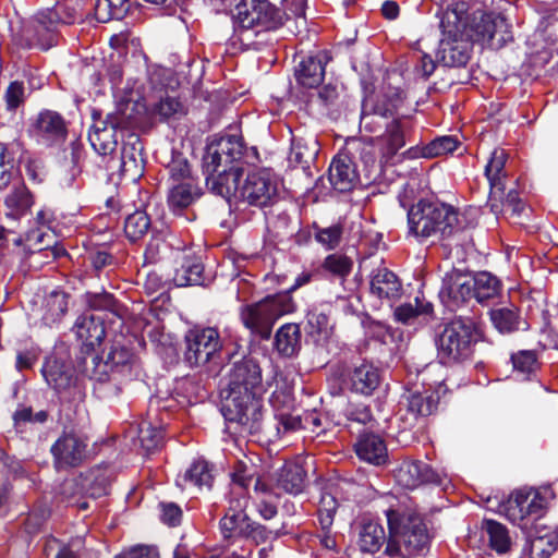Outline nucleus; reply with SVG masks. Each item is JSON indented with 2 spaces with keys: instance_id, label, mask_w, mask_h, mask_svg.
I'll list each match as a JSON object with an SVG mask.
<instances>
[{
  "instance_id": "46",
  "label": "nucleus",
  "mask_w": 558,
  "mask_h": 558,
  "mask_svg": "<svg viewBox=\"0 0 558 558\" xmlns=\"http://www.w3.org/2000/svg\"><path fill=\"white\" fill-rule=\"evenodd\" d=\"M150 227V219L145 211L136 210L126 216L124 232L126 238L135 242L142 239Z\"/></svg>"
},
{
  "instance_id": "18",
  "label": "nucleus",
  "mask_w": 558,
  "mask_h": 558,
  "mask_svg": "<svg viewBox=\"0 0 558 558\" xmlns=\"http://www.w3.org/2000/svg\"><path fill=\"white\" fill-rule=\"evenodd\" d=\"M439 298L450 311H456L474 298L472 277L459 271L447 274L442 280Z\"/></svg>"
},
{
  "instance_id": "44",
  "label": "nucleus",
  "mask_w": 558,
  "mask_h": 558,
  "mask_svg": "<svg viewBox=\"0 0 558 558\" xmlns=\"http://www.w3.org/2000/svg\"><path fill=\"white\" fill-rule=\"evenodd\" d=\"M231 480L234 485L241 488H258L260 478L256 468L252 463L238 461L231 472Z\"/></svg>"
},
{
  "instance_id": "22",
  "label": "nucleus",
  "mask_w": 558,
  "mask_h": 558,
  "mask_svg": "<svg viewBox=\"0 0 558 558\" xmlns=\"http://www.w3.org/2000/svg\"><path fill=\"white\" fill-rule=\"evenodd\" d=\"M380 371L369 362H363L353 367L348 375L350 389L356 393L369 396L379 386Z\"/></svg>"
},
{
  "instance_id": "34",
  "label": "nucleus",
  "mask_w": 558,
  "mask_h": 558,
  "mask_svg": "<svg viewBox=\"0 0 558 558\" xmlns=\"http://www.w3.org/2000/svg\"><path fill=\"white\" fill-rule=\"evenodd\" d=\"M41 372L47 384L57 391L66 389L72 383L71 369L56 357L47 359Z\"/></svg>"
},
{
  "instance_id": "21",
  "label": "nucleus",
  "mask_w": 558,
  "mask_h": 558,
  "mask_svg": "<svg viewBox=\"0 0 558 558\" xmlns=\"http://www.w3.org/2000/svg\"><path fill=\"white\" fill-rule=\"evenodd\" d=\"M326 53L306 56L295 66L294 75L296 82L304 88L319 86L325 76Z\"/></svg>"
},
{
  "instance_id": "7",
  "label": "nucleus",
  "mask_w": 558,
  "mask_h": 558,
  "mask_svg": "<svg viewBox=\"0 0 558 558\" xmlns=\"http://www.w3.org/2000/svg\"><path fill=\"white\" fill-rule=\"evenodd\" d=\"M460 14L461 33L470 43H480L483 47L500 49L508 41L512 40L510 26L501 14L486 13L481 10L474 11L471 15Z\"/></svg>"
},
{
  "instance_id": "57",
  "label": "nucleus",
  "mask_w": 558,
  "mask_h": 558,
  "mask_svg": "<svg viewBox=\"0 0 558 558\" xmlns=\"http://www.w3.org/2000/svg\"><path fill=\"white\" fill-rule=\"evenodd\" d=\"M247 519V514H233L227 512L219 523L222 536L225 538L241 536V530L243 529L244 522Z\"/></svg>"
},
{
  "instance_id": "25",
  "label": "nucleus",
  "mask_w": 558,
  "mask_h": 558,
  "mask_svg": "<svg viewBox=\"0 0 558 558\" xmlns=\"http://www.w3.org/2000/svg\"><path fill=\"white\" fill-rule=\"evenodd\" d=\"M204 266L194 255L184 254L182 260L174 269L173 283L177 287L202 286L205 284Z\"/></svg>"
},
{
  "instance_id": "36",
  "label": "nucleus",
  "mask_w": 558,
  "mask_h": 558,
  "mask_svg": "<svg viewBox=\"0 0 558 558\" xmlns=\"http://www.w3.org/2000/svg\"><path fill=\"white\" fill-rule=\"evenodd\" d=\"M433 306L424 299L415 298V304L405 303L395 310V317L398 322L412 325L416 320L420 323L426 320V317L432 314Z\"/></svg>"
},
{
  "instance_id": "4",
  "label": "nucleus",
  "mask_w": 558,
  "mask_h": 558,
  "mask_svg": "<svg viewBox=\"0 0 558 558\" xmlns=\"http://www.w3.org/2000/svg\"><path fill=\"white\" fill-rule=\"evenodd\" d=\"M385 513L389 530L385 548L388 556L411 558L427 551L429 536L420 515L393 508L387 509Z\"/></svg>"
},
{
  "instance_id": "40",
  "label": "nucleus",
  "mask_w": 558,
  "mask_h": 558,
  "mask_svg": "<svg viewBox=\"0 0 558 558\" xmlns=\"http://www.w3.org/2000/svg\"><path fill=\"white\" fill-rule=\"evenodd\" d=\"M306 318L310 336L317 343L326 341L331 333L329 314L325 310L313 307L308 311Z\"/></svg>"
},
{
  "instance_id": "33",
  "label": "nucleus",
  "mask_w": 558,
  "mask_h": 558,
  "mask_svg": "<svg viewBox=\"0 0 558 558\" xmlns=\"http://www.w3.org/2000/svg\"><path fill=\"white\" fill-rule=\"evenodd\" d=\"M388 542L384 526L376 521H368L362 525L359 545L362 551L377 553Z\"/></svg>"
},
{
  "instance_id": "52",
  "label": "nucleus",
  "mask_w": 558,
  "mask_h": 558,
  "mask_svg": "<svg viewBox=\"0 0 558 558\" xmlns=\"http://www.w3.org/2000/svg\"><path fill=\"white\" fill-rule=\"evenodd\" d=\"M338 501L332 490H324L318 507V520L323 530H329L333 523Z\"/></svg>"
},
{
  "instance_id": "9",
  "label": "nucleus",
  "mask_w": 558,
  "mask_h": 558,
  "mask_svg": "<svg viewBox=\"0 0 558 558\" xmlns=\"http://www.w3.org/2000/svg\"><path fill=\"white\" fill-rule=\"evenodd\" d=\"M293 308L294 305L289 294L268 295L256 303L242 307L241 320L252 332L267 339L275 322L291 313Z\"/></svg>"
},
{
  "instance_id": "19",
  "label": "nucleus",
  "mask_w": 558,
  "mask_h": 558,
  "mask_svg": "<svg viewBox=\"0 0 558 558\" xmlns=\"http://www.w3.org/2000/svg\"><path fill=\"white\" fill-rule=\"evenodd\" d=\"M168 174V183L195 179L186 155L173 143H166L156 153Z\"/></svg>"
},
{
  "instance_id": "27",
  "label": "nucleus",
  "mask_w": 558,
  "mask_h": 558,
  "mask_svg": "<svg viewBox=\"0 0 558 558\" xmlns=\"http://www.w3.org/2000/svg\"><path fill=\"white\" fill-rule=\"evenodd\" d=\"M74 332L83 345L90 349L99 345L106 335L101 318L93 315L80 316L75 322Z\"/></svg>"
},
{
  "instance_id": "53",
  "label": "nucleus",
  "mask_w": 558,
  "mask_h": 558,
  "mask_svg": "<svg viewBox=\"0 0 558 558\" xmlns=\"http://www.w3.org/2000/svg\"><path fill=\"white\" fill-rule=\"evenodd\" d=\"M170 71L161 66H153L148 70V84L149 89L143 90L142 98L147 99V96L161 95L163 89L169 85Z\"/></svg>"
},
{
  "instance_id": "61",
  "label": "nucleus",
  "mask_w": 558,
  "mask_h": 558,
  "mask_svg": "<svg viewBox=\"0 0 558 558\" xmlns=\"http://www.w3.org/2000/svg\"><path fill=\"white\" fill-rule=\"evenodd\" d=\"M92 488H106L111 486L116 480V473L112 468L98 466L90 472Z\"/></svg>"
},
{
  "instance_id": "45",
  "label": "nucleus",
  "mask_w": 558,
  "mask_h": 558,
  "mask_svg": "<svg viewBox=\"0 0 558 558\" xmlns=\"http://www.w3.org/2000/svg\"><path fill=\"white\" fill-rule=\"evenodd\" d=\"M352 267V259L339 253L329 254L322 264L326 274L340 280H344L350 275Z\"/></svg>"
},
{
  "instance_id": "35",
  "label": "nucleus",
  "mask_w": 558,
  "mask_h": 558,
  "mask_svg": "<svg viewBox=\"0 0 558 558\" xmlns=\"http://www.w3.org/2000/svg\"><path fill=\"white\" fill-rule=\"evenodd\" d=\"M301 330L296 324H284L276 332L275 347L284 356H292L300 349Z\"/></svg>"
},
{
  "instance_id": "43",
  "label": "nucleus",
  "mask_w": 558,
  "mask_h": 558,
  "mask_svg": "<svg viewBox=\"0 0 558 558\" xmlns=\"http://www.w3.org/2000/svg\"><path fill=\"white\" fill-rule=\"evenodd\" d=\"M438 403V397L434 395H423L418 391L409 395L408 397V410L412 415V420L415 421L417 416H427L432 414Z\"/></svg>"
},
{
  "instance_id": "47",
  "label": "nucleus",
  "mask_w": 558,
  "mask_h": 558,
  "mask_svg": "<svg viewBox=\"0 0 558 558\" xmlns=\"http://www.w3.org/2000/svg\"><path fill=\"white\" fill-rule=\"evenodd\" d=\"M46 324L57 322L68 310L66 294L61 291H52L44 302Z\"/></svg>"
},
{
  "instance_id": "6",
  "label": "nucleus",
  "mask_w": 558,
  "mask_h": 558,
  "mask_svg": "<svg viewBox=\"0 0 558 558\" xmlns=\"http://www.w3.org/2000/svg\"><path fill=\"white\" fill-rule=\"evenodd\" d=\"M464 2L458 1L448 7L440 17L442 38L439 43L437 59L445 66H464L470 57L472 45L461 33V13Z\"/></svg>"
},
{
  "instance_id": "59",
  "label": "nucleus",
  "mask_w": 558,
  "mask_h": 558,
  "mask_svg": "<svg viewBox=\"0 0 558 558\" xmlns=\"http://www.w3.org/2000/svg\"><path fill=\"white\" fill-rule=\"evenodd\" d=\"M342 238V228L338 225H333L327 228H316L315 239L326 250L336 248Z\"/></svg>"
},
{
  "instance_id": "55",
  "label": "nucleus",
  "mask_w": 558,
  "mask_h": 558,
  "mask_svg": "<svg viewBox=\"0 0 558 558\" xmlns=\"http://www.w3.org/2000/svg\"><path fill=\"white\" fill-rule=\"evenodd\" d=\"M305 471L298 463H287L283 465L279 483L281 488H301L304 485Z\"/></svg>"
},
{
  "instance_id": "42",
  "label": "nucleus",
  "mask_w": 558,
  "mask_h": 558,
  "mask_svg": "<svg viewBox=\"0 0 558 558\" xmlns=\"http://www.w3.org/2000/svg\"><path fill=\"white\" fill-rule=\"evenodd\" d=\"M485 530L492 549L498 554H506L510 549L511 541L505 525L495 520H486Z\"/></svg>"
},
{
  "instance_id": "26",
  "label": "nucleus",
  "mask_w": 558,
  "mask_h": 558,
  "mask_svg": "<svg viewBox=\"0 0 558 558\" xmlns=\"http://www.w3.org/2000/svg\"><path fill=\"white\" fill-rule=\"evenodd\" d=\"M33 204V196L28 189L17 182L4 197L5 217L19 220L29 211Z\"/></svg>"
},
{
  "instance_id": "15",
  "label": "nucleus",
  "mask_w": 558,
  "mask_h": 558,
  "mask_svg": "<svg viewBox=\"0 0 558 558\" xmlns=\"http://www.w3.org/2000/svg\"><path fill=\"white\" fill-rule=\"evenodd\" d=\"M553 498L554 490H515L505 506L506 515L513 524L522 526L525 519L542 518Z\"/></svg>"
},
{
  "instance_id": "11",
  "label": "nucleus",
  "mask_w": 558,
  "mask_h": 558,
  "mask_svg": "<svg viewBox=\"0 0 558 558\" xmlns=\"http://www.w3.org/2000/svg\"><path fill=\"white\" fill-rule=\"evenodd\" d=\"M235 10L236 23L246 31L277 29L286 19V13L268 0H241Z\"/></svg>"
},
{
  "instance_id": "3",
  "label": "nucleus",
  "mask_w": 558,
  "mask_h": 558,
  "mask_svg": "<svg viewBox=\"0 0 558 558\" xmlns=\"http://www.w3.org/2000/svg\"><path fill=\"white\" fill-rule=\"evenodd\" d=\"M265 391L258 363L253 359L235 362L221 390V413L226 421L245 426L250 433H257L260 429Z\"/></svg>"
},
{
  "instance_id": "62",
  "label": "nucleus",
  "mask_w": 558,
  "mask_h": 558,
  "mask_svg": "<svg viewBox=\"0 0 558 558\" xmlns=\"http://www.w3.org/2000/svg\"><path fill=\"white\" fill-rule=\"evenodd\" d=\"M5 102L10 110L16 109L25 99V88L23 83L14 81L5 90Z\"/></svg>"
},
{
  "instance_id": "24",
  "label": "nucleus",
  "mask_w": 558,
  "mask_h": 558,
  "mask_svg": "<svg viewBox=\"0 0 558 558\" xmlns=\"http://www.w3.org/2000/svg\"><path fill=\"white\" fill-rule=\"evenodd\" d=\"M201 196L196 179L169 183L168 205L173 211H180Z\"/></svg>"
},
{
  "instance_id": "8",
  "label": "nucleus",
  "mask_w": 558,
  "mask_h": 558,
  "mask_svg": "<svg viewBox=\"0 0 558 558\" xmlns=\"http://www.w3.org/2000/svg\"><path fill=\"white\" fill-rule=\"evenodd\" d=\"M132 97L117 109L106 114L93 112V124L88 132V141L94 150L100 156H109L116 151L119 135L132 125L131 116L126 110L132 104Z\"/></svg>"
},
{
  "instance_id": "41",
  "label": "nucleus",
  "mask_w": 558,
  "mask_h": 558,
  "mask_svg": "<svg viewBox=\"0 0 558 558\" xmlns=\"http://www.w3.org/2000/svg\"><path fill=\"white\" fill-rule=\"evenodd\" d=\"M490 320L500 333H510L521 327V319L514 306L494 308L489 312Z\"/></svg>"
},
{
  "instance_id": "51",
  "label": "nucleus",
  "mask_w": 558,
  "mask_h": 558,
  "mask_svg": "<svg viewBox=\"0 0 558 558\" xmlns=\"http://www.w3.org/2000/svg\"><path fill=\"white\" fill-rule=\"evenodd\" d=\"M13 146L0 143V190L4 189L16 174Z\"/></svg>"
},
{
  "instance_id": "12",
  "label": "nucleus",
  "mask_w": 558,
  "mask_h": 558,
  "mask_svg": "<svg viewBox=\"0 0 558 558\" xmlns=\"http://www.w3.org/2000/svg\"><path fill=\"white\" fill-rule=\"evenodd\" d=\"M507 155L504 149L496 148L485 166V177L489 183V206L494 214L501 211L504 206H509L513 211L520 210L519 195L514 190L505 194V165Z\"/></svg>"
},
{
  "instance_id": "56",
  "label": "nucleus",
  "mask_w": 558,
  "mask_h": 558,
  "mask_svg": "<svg viewBox=\"0 0 558 558\" xmlns=\"http://www.w3.org/2000/svg\"><path fill=\"white\" fill-rule=\"evenodd\" d=\"M458 140L453 136H440L427 144L423 149V156L433 158L439 155L452 153L458 147Z\"/></svg>"
},
{
  "instance_id": "38",
  "label": "nucleus",
  "mask_w": 558,
  "mask_h": 558,
  "mask_svg": "<svg viewBox=\"0 0 558 558\" xmlns=\"http://www.w3.org/2000/svg\"><path fill=\"white\" fill-rule=\"evenodd\" d=\"M137 436V441L144 453H150L157 449L163 438L162 430L148 421H143L136 428L130 430V436Z\"/></svg>"
},
{
  "instance_id": "17",
  "label": "nucleus",
  "mask_w": 558,
  "mask_h": 558,
  "mask_svg": "<svg viewBox=\"0 0 558 558\" xmlns=\"http://www.w3.org/2000/svg\"><path fill=\"white\" fill-rule=\"evenodd\" d=\"M35 140L45 146L59 145L66 137V126L63 118L56 111H41L32 128Z\"/></svg>"
},
{
  "instance_id": "64",
  "label": "nucleus",
  "mask_w": 558,
  "mask_h": 558,
  "mask_svg": "<svg viewBox=\"0 0 558 558\" xmlns=\"http://www.w3.org/2000/svg\"><path fill=\"white\" fill-rule=\"evenodd\" d=\"M114 558H159V554L155 547L137 546L134 547L129 554L124 556H117Z\"/></svg>"
},
{
  "instance_id": "31",
  "label": "nucleus",
  "mask_w": 558,
  "mask_h": 558,
  "mask_svg": "<svg viewBox=\"0 0 558 558\" xmlns=\"http://www.w3.org/2000/svg\"><path fill=\"white\" fill-rule=\"evenodd\" d=\"M402 286L398 277L387 268L374 271L371 280V291L380 299H396L401 294Z\"/></svg>"
},
{
  "instance_id": "60",
  "label": "nucleus",
  "mask_w": 558,
  "mask_h": 558,
  "mask_svg": "<svg viewBox=\"0 0 558 558\" xmlns=\"http://www.w3.org/2000/svg\"><path fill=\"white\" fill-rule=\"evenodd\" d=\"M159 509L160 520L163 524L172 527L181 524L183 512L179 505L171 501H161L159 502Z\"/></svg>"
},
{
  "instance_id": "1",
  "label": "nucleus",
  "mask_w": 558,
  "mask_h": 558,
  "mask_svg": "<svg viewBox=\"0 0 558 558\" xmlns=\"http://www.w3.org/2000/svg\"><path fill=\"white\" fill-rule=\"evenodd\" d=\"M244 145L238 135H226L211 141L203 157L206 186L229 203L256 207L272 205L279 196V179L270 169L251 171L242 179V169L235 163L242 158Z\"/></svg>"
},
{
  "instance_id": "28",
  "label": "nucleus",
  "mask_w": 558,
  "mask_h": 558,
  "mask_svg": "<svg viewBox=\"0 0 558 558\" xmlns=\"http://www.w3.org/2000/svg\"><path fill=\"white\" fill-rule=\"evenodd\" d=\"M557 545L558 536L556 533L547 530L536 531L527 535L523 551L530 558H549L557 549Z\"/></svg>"
},
{
  "instance_id": "37",
  "label": "nucleus",
  "mask_w": 558,
  "mask_h": 558,
  "mask_svg": "<svg viewBox=\"0 0 558 558\" xmlns=\"http://www.w3.org/2000/svg\"><path fill=\"white\" fill-rule=\"evenodd\" d=\"M472 288L474 299L478 303H483L495 298L501 288V283L497 277L487 271H482L472 277Z\"/></svg>"
},
{
  "instance_id": "63",
  "label": "nucleus",
  "mask_w": 558,
  "mask_h": 558,
  "mask_svg": "<svg viewBox=\"0 0 558 558\" xmlns=\"http://www.w3.org/2000/svg\"><path fill=\"white\" fill-rule=\"evenodd\" d=\"M248 500L250 497L245 490H231L228 512L233 514H246L244 510L248 506Z\"/></svg>"
},
{
  "instance_id": "54",
  "label": "nucleus",
  "mask_w": 558,
  "mask_h": 558,
  "mask_svg": "<svg viewBox=\"0 0 558 558\" xmlns=\"http://www.w3.org/2000/svg\"><path fill=\"white\" fill-rule=\"evenodd\" d=\"M279 536V533H272L265 525L253 521L250 517L244 522V526L241 530V537L252 539L255 544H262L268 539H275Z\"/></svg>"
},
{
  "instance_id": "50",
  "label": "nucleus",
  "mask_w": 558,
  "mask_h": 558,
  "mask_svg": "<svg viewBox=\"0 0 558 558\" xmlns=\"http://www.w3.org/2000/svg\"><path fill=\"white\" fill-rule=\"evenodd\" d=\"M144 100L154 108L155 113L162 118H170L182 110L181 102L175 97L169 95L165 97L162 94L156 96L148 95L147 99Z\"/></svg>"
},
{
  "instance_id": "13",
  "label": "nucleus",
  "mask_w": 558,
  "mask_h": 558,
  "mask_svg": "<svg viewBox=\"0 0 558 558\" xmlns=\"http://www.w3.org/2000/svg\"><path fill=\"white\" fill-rule=\"evenodd\" d=\"M83 19L82 5L78 0H63L52 8L38 11L34 16V28L38 40H47L49 45L52 35L62 25L74 24Z\"/></svg>"
},
{
  "instance_id": "20",
  "label": "nucleus",
  "mask_w": 558,
  "mask_h": 558,
  "mask_svg": "<svg viewBox=\"0 0 558 558\" xmlns=\"http://www.w3.org/2000/svg\"><path fill=\"white\" fill-rule=\"evenodd\" d=\"M359 180V169L355 161L347 153L338 154L329 167V182L339 192L351 191Z\"/></svg>"
},
{
  "instance_id": "16",
  "label": "nucleus",
  "mask_w": 558,
  "mask_h": 558,
  "mask_svg": "<svg viewBox=\"0 0 558 558\" xmlns=\"http://www.w3.org/2000/svg\"><path fill=\"white\" fill-rule=\"evenodd\" d=\"M396 476L401 488H417L423 485L448 488L450 484L456 485L446 475L437 474L428 464L421 461L404 462Z\"/></svg>"
},
{
  "instance_id": "30",
  "label": "nucleus",
  "mask_w": 558,
  "mask_h": 558,
  "mask_svg": "<svg viewBox=\"0 0 558 558\" xmlns=\"http://www.w3.org/2000/svg\"><path fill=\"white\" fill-rule=\"evenodd\" d=\"M319 145L315 137H294L289 154V162L294 167L306 169L316 159Z\"/></svg>"
},
{
  "instance_id": "10",
  "label": "nucleus",
  "mask_w": 558,
  "mask_h": 558,
  "mask_svg": "<svg viewBox=\"0 0 558 558\" xmlns=\"http://www.w3.org/2000/svg\"><path fill=\"white\" fill-rule=\"evenodd\" d=\"M475 326L471 319L456 318L447 324L436 340L438 356L444 363L460 362L471 356Z\"/></svg>"
},
{
  "instance_id": "29",
  "label": "nucleus",
  "mask_w": 558,
  "mask_h": 558,
  "mask_svg": "<svg viewBox=\"0 0 558 558\" xmlns=\"http://www.w3.org/2000/svg\"><path fill=\"white\" fill-rule=\"evenodd\" d=\"M355 451L360 459L380 465L386 462L388 453L384 440L375 434H364L355 444Z\"/></svg>"
},
{
  "instance_id": "49",
  "label": "nucleus",
  "mask_w": 558,
  "mask_h": 558,
  "mask_svg": "<svg viewBox=\"0 0 558 558\" xmlns=\"http://www.w3.org/2000/svg\"><path fill=\"white\" fill-rule=\"evenodd\" d=\"M133 361L134 355L129 349L114 347L107 356L106 365L111 372L130 374Z\"/></svg>"
},
{
  "instance_id": "14",
  "label": "nucleus",
  "mask_w": 558,
  "mask_h": 558,
  "mask_svg": "<svg viewBox=\"0 0 558 558\" xmlns=\"http://www.w3.org/2000/svg\"><path fill=\"white\" fill-rule=\"evenodd\" d=\"M184 342V359L191 366H202L214 361L223 347L215 327H195L186 332Z\"/></svg>"
},
{
  "instance_id": "2",
  "label": "nucleus",
  "mask_w": 558,
  "mask_h": 558,
  "mask_svg": "<svg viewBox=\"0 0 558 558\" xmlns=\"http://www.w3.org/2000/svg\"><path fill=\"white\" fill-rule=\"evenodd\" d=\"M401 102L399 97L381 96L376 99L365 98L362 104L360 128L372 133L385 129L371 141L353 140L349 144L347 154L353 161L359 159L362 162V171L367 180L380 173L379 154L387 161L405 145L408 119L398 112Z\"/></svg>"
},
{
  "instance_id": "39",
  "label": "nucleus",
  "mask_w": 558,
  "mask_h": 558,
  "mask_svg": "<svg viewBox=\"0 0 558 558\" xmlns=\"http://www.w3.org/2000/svg\"><path fill=\"white\" fill-rule=\"evenodd\" d=\"M130 9L129 0H96L95 19L100 23L122 20Z\"/></svg>"
},
{
  "instance_id": "5",
  "label": "nucleus",
  "mask_w": 558,
  "mask_h": 558,
  "mask_svg": "<svg viewBox=\"0 0 558 558\" xmlns=\"http://www.w3.org/2000/svg\"><path fill=\"white\" fill-rule=\"evenodd\" d=\"M458 225V214L452 206L421 199L408 211L409 234L422 241L433 235L449 236Z\"/></svg>"
},
{
  "instance_id": "58",
  "label": "nucleus",
  "mask_w": 558,
  "mask_h": 558,
  "mask_svg": "<svg viewBox=\"0 0 558 558\" xmlns=\"http://www.w3.org/2000/svg\"><path fill=\"white\" fill-rule=\"evenodd\" d=\"M513 368L517 373L527 378L537 366L536 355L533 351H520L511 356Z\"/></svg>"
},
{
  "instance_id": "48",
  "label": "nucleus",
  "mask_w": 558,
  "mask_h": 558,
  "mask_svg": "<svg viewBox=\"0 0 558 558\" xmlns=\"http://www.w3.org/2000/svg\"><path fill=\"white\" fill-rule=\"evenodd\" d=\"M142 147L136 148L134 145H123L120 158L121 172L124 175H129L132 179L138 177L142 173Z\"/></svg>"
},
{
  "instance_id": "23",
  "label": "nucleus",
  "mask_w": 558,
  "mask_h": 558,
  "mask_svg": "<svg viewBox=\"0 0 558 558\" xmlns=\"http://www.w3.org/2000/svg\"><path fill=\"white\" fill-rule=\"evenodd\" d=\"M86 445L75 435L68 434L59 438L51 451L58 468L77 464L84 454Z\"/></svg>"
},
{
  "instance_id": "32",
  "label": "nucleus",
  "mask_w": 558,
  "mask_h": 558,
  "mask_svg": "<svg viewBox=\"0 0 558 558\" xmlns=\"http://www.w3.org/2000/svg\"><path fill=\"white\" fill-rule=\"evenodd\" d=\"M215 483L214 469L205 460H196L177 478L178 486H197L210 488Z\"/></svg>"
}]
</instances>
